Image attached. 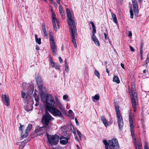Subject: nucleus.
I'll use <instances>...</instances> for the list:
<instances>
[{"label":"nucleus","instance_id":"f8f14e48","mask_svg":"<svg viewBox=\"0 0 149 149\" xmlns=\"http://www.w3.org/2000/svg\"><path fill=\"white\" fill-rule=\"evenodd\" d=\"M131 91L132 94L131 95V98H136L137 94L136 93V91L134 89L135 86H134V82H132V83Z\"/></svg>","mask_w":149,"mask_h":149},{"label":"nucleus","instance_id":"72a5a7b5","mask_svg":"<svg viewBox=\"0 0 149 149\" xmlns=\"http://www.w3.org/2000/svg\"><path fill=\"white\" fill-rule=\"evenodd\" d=\"M94 74L95 76H96L99 79H100V75L99 72L95 70L94 71Z\"/></svg>","mask_w":149,"mask_h":149},{"label":"nucleus","instance_id":"412c9836","mask_svg":"<svg viewBox=\"0 0 149 149\" xmlns=\"http://www.w3.org/2000/svg\"><path fill=\"white\" fill-rule=\"evenodd\" d=\"M92 99L93 102H95V100H98L100 99L99 94H96L94 97H92Z\"/></svg>","mask_w":149,"mask_h":149},{"label":"nucleus","instance_id":"774afa93","mask_svg":"<svg viewBox=\"0 0 149 149\" xmlns=\"http://www.w3.org/2000/svg\"><path fill=\"white\" fill-rule=\"evenodd\" d=\"M39 102H36L35 105L36 106H37L39 105Z\"/></svg>","mask_w":149,"mask_h":149},{"label":"nucleus","instance_id":"49530a36","mask_svg":"<svg viewBox=\"0 0 149 149\" xmlns=\"http://www.w3.org/2000/svg\"><path fill=\"white\" fill-rule=\"evenodd\" d=\"M59 9L60 12L63 10V7L61 5H59Z\"/></svg>","mask_w":149,"mask_h":149},{"label":"nucleus","instance_id":"37998d69","mask_svg":"<svg viewBox=\"0 0 149 149\" xmlns=\"http://www.w3.org/2000/svg\"><path fill=\"white\" fill-rule=\"evenodd\" d=\"M52 20L57 19L56 18V16L54 13H52Z\"/></svg>","mask_w":149,"mask_h":149},{"label":"nucleus","instance_id":"1a4fd4ad","mask_svg":"<svg viewBox=\"0 0 149 149\" xmlns=\"http://www.w3.org/2000/svg\"><path fill=\"white\" fill-rule=\"evenodd\" d=\"M50 113L55 116L61 117L62 115L61 112L54 107L48 110Z\"/></svg>","mask_w":149,"mask_h":149},{"label":"nucleus","instance_id":"79ce46f5","mask_svg":"<svg viewBox=\"0 0 149 149\" xmlns=\"http://www.w3.org/2000/svg\"><path fill=\"white\" fill-rule=\"evenodd\" d=\"M50 40L51 42H54V38L53 36H49Z\"/></svg>","mask_w":149,"mask_h":149},{"label":"nucleus","instance_id":"423d86ee","mask_svg":"<svg viewBox=\"0 0 149 149\" xmlns=\"http://www.w3.org/2000/svg\"><path fill=\"white\" fill-rule=\"evenodd\" d=\"M115 107L116 113V116L118 118L119 127V129L121 130L123 125V119L120 116L119 107L117 104H115Z\"/></svg>","mask_w":149,"mask_h":149},{"label":"nucleus","instance_id":"5701e85b","mask_svg":"<svg viewBox=\"0 0 149 149\" xmlns=\"http://www.w3.org/2000/svg\"><path fill=\"white\" fill-rule=\"evenodd\" d=\"M19 124L20 125L19 130L21 131V134L22 136V134H24V133H23V129L24 128V126L23 125H22L20 123H19Z\"/></svg>","mask_w":149,"mask_h":149},{"label":"nucleus","instance_id":"4be33fe9","mask_svg":"<svg viewBox=\"0 0 149 149\" xmlns=\"http://www.w3.org/2000/svg\"><path fill=\"white\" fill-rule=\"evenodd\" d=\"M113 81L118 84L120 82L118 78L116 76H114L113 78Z\"/></svg>","mask_w":149,"mask_h":149},{"label":"nucleus","instance_id":"b1692460","mask_svg":"<svg viewBox=\"0 0 149 149\" xmlns=\"http://www.w3.org/2000/svg\"><path fill=\"white\" fill-rule=\"evenodd\" d=\"M111 16L112 19L114 22L115 23H117V21L115 15L112 13H111Z\"/></svg>","mask_w":149,"mask_h":149},{"label":"nucleus","instance_id":"9b49d317","mask_svg":"<svg viewBox=\"0 0 149 149\" xmlns=\"http://www.w3.org/2000/svg\"><path fill=\"white\" fill-rule=\"evenodd\" d=\"M55 100L56 101V105H57L58 107H59L60 109L62 112L64 111L65 110L64 108V107L63 105L60 102L59 100L57 97H56Z\"/></svg>","mask_w":149,"mask_h":149},{"label":"nucleus","instance_id":"c85d7f7f","mask_svg":"<svg viewBox=\"0 0 149 149\" xmlns=\"http://www.w3.org/2000/svg\"><path fill=\"white\" fill-rule=\"evenodd\" d=\"M68 113L69 115V116L72 117V118L74 119L73 116L74 113L70 109L68 111Z\"/></svg>","mask_w":149,"mask_h":149},{"label":"nucleus","instance_id":"e2e57ef3","mask_svg":"<svg viewBox=\"0 0 149 149\" xmlns=\"http://www.w3.org/2000/svg\"><path fill=\"white\" fill-rule=\"evenodd\" d=\"M138 144V147H139V148H140V147L141 146H142V144H141V143H138L137 144Z\"/></svg>","mask_w":149,"mask_h":149},{"label":"nucleus","instance_id":"7c9ffc66","mask_svg":"<svg viewBox=\"0 0 149 149\" xmlns=\"http://www.w3.org/2000/svg\"><path fill=\"white\" fill-rule=\"evenodd\" d=\"M26 143V142L24 143V141H22L21 143L22 144L19 145V149H23L25 146L24 143Z\"/></svg>","mask_w":149,"mask_h":149},{"label":"nucleus","instance_id":"9d476101","mask_svg":"<svg viewBox=\"0 0 149 149\" xmlns=\"http://www.w3.org/2000/svg\"><path fill=\"white\" fill-rule=\"evenodd\" d=\"M2 98L3 101L6 106H8L10 104V99L9 96L6 95L2 94Z\"/></svg>","mask_w":149,"mask_h":149},{"label":"nucleus","instance_id":"603ef678","mask_svg":"<svg viewBox=\"0 0 149 149\" xmlns=\"http://www.w3.org/2000/svg\"><path fill=\"white\" fill-rule=\"evenodd\" d=\"M35 100L36 102H39V98L38 97H35Z\"/></svg>","mask_w":149,"mask_h":149},{"label":"nucleus","instance_id":"6e6d98bb","mask_svg":"<svg viewBox=\"0 0 149 149\" xmlns=\"http://www.w3.org/2000/svg\"><path fill=\"white\" fill-rule=\"evenodd\" d=\"M128 32V36L129 37L131 36L132 35V32L130 31H129Z\"/></svg>","mask_w":149,"mask_h":149},{"label":"nucleus","instance_id":"2f4dec72","mask_svg":"<svg viewBox=\"0 0 149 149\" xmlns=\"http://www.w3.org/2000/svg\"><path fill=\"white\" fill-rule=\"evenodd\" d=\"M135 140V145L136 146L137 144L140 143H141L140 139L139 138H138L137 139H136L135 138H134Z\"/></svg>","mask_w":149,"mask_h":149},{"label":"nucleus","instance_id":"e433bc0d","mask_svg":"<svg viewBox=\"0 0 149 149\" xmlns=\"http://www.w3.org/2000/svg\"><path fill=\"white\" fill-rule=\"evenodd\" d=\"M61 16L62 19H63L65 17V13L64 10L60 12Z\"/></svg>","mask_w":149,"mask_h":149},{"label":"nucleus","instance_id":"473e14b6","mask_svg":"<svg viewBox=\"0 0 149 149\" xmlns=\"http://www.w3.org/2000/svg\"><path fill=\"white\" fill-rule=\"evenodd\" d=\"M77 132L78 135L80 137V139H81V138H83L84 136L81 134V133L79 132V131L77 130Z\"/></svg>","mask_w":149,"mask_h":149},{"label":"nucleus","instance_id":"a18cd8bd","mask_svg":"<svg viewBox=\"0 0 149 149\" xmlns=\"http://www.w3.org/2000/svg\"><path fill=\"white\" fill-rule=\"evenodd\" d=\"M93 31L92 32V35H94L96 32V27L92 28Z\"/></svg>","mask_w":149,"mask_h":149},{"label":"nucleus","instance_id":"bf43d9fd","mask_svg":"<svg viewBox=\"0 0 149 149\" xmlns=\"http://www.w3.org/2000/svg\"><path fill=\"white\" fill-rule=\"evenodd\" d=\"M53 36V33L51 31H50L49 33V36Z\"/></svg>","mask_w":149,"mask_h":149},{"label":"nucleus","instance_id":"20e7f679","mask_svg":"<svg viewBox=\"0 0 149 149\" xmlns=\"http://www.w3.org/2000/svg\"><path fill=\"white\" fill-rule=\"evenodd\" d=\"M129 113V122L130 129L131 132V135L133 137L134 135V115L131 112V110H129L128 111Z\"/></svg>","mask_w":149,"mask_h":149},{"label":"nucleus","instance_id":"680f3d73","mask_svg":"<svg viewBox=\"0 0 149 149\" xmlns=\"http://www.w3.org/2000/svg\"><path fill=\"white\" fill-rule=\"evenodd\" d=\"M142 54H143L142 50H140V55H141V56H142Z\"/></svg>","mask_w":149,"mask_h":149},{"label":"nucleus","instance_id":"bb28decb","mask_svg":"<svg viewBox=\"0 0 149 149\" xmlns=\"http://www.w3.org/2000/svg\"><path fill=\"white\" fill-rule=\"evenodd\" d=\"M65 70L67 72H68V63L66 60H65Z\"/></svg>","mask_w":149,"mask_h":149},{"label":"nucleus","instance_id":"052dcab7","mask_svg":"<svg viewBox=\"0 0 149 149\" xmlns=\"http://www.w3.org/2000/svg\"><path fill=\"white\" fill-rule=\"evenodd\" d=\"M36 49L37 50H39L40 49V48H39V46H38V45H37L36 46Z\"/></svg>","mask_w":149,"mask_h":149},{"label":"nucleus","instance_id":"dca6fc26","mask_svg":"<svg viewBox=\"0 0 149 149\" xmlns=\"http://www.w3.org/2000/svg\"><path fill=\"white\" fill-rule=\"evenodd\" d=\"M92 39L93 41L94 42L96 45L98 46H100L99 42L96 36L95 35H92Z\"/></svg>","mask_w":149,"mask_h":149},{"label":"nucleus","instance_id":"0eeeda50","mask_svg":"<svg viewBox=\"0 0 149 149\" xmlns=\"http://www.w3.org/2000/svg\"><path fill=\"white\" fill-rule=\"evenodd\" d=\"M58 138L59 136L57 135L49 136L47 134L49 142L51 145H56L58 141Z\"/></svg>","mask_w":149,"mask_h":149},{"label":"nucleus","instance_id":"a878e982","mask_svg":"<svg viewBox=\"0 0 149 149\" xmlns=\"http://www.w3.org/2000/svg\"><path fill=\"white\" fill-rule=\"evenodd\" d=\"M35 40L36 42L39 45L41 43V39L40 38H38L36 35H35Z\"/></svg>","mask_w":149,"mask_h":149},{"label":"nucleus","instance_id":"ddd939ff","mask_svg":"<svg viewBox=\"0 0 149 149\" xmlns=\"http://www.w3.org/2000/svg\"><path fill=\"white\" fill-rule=\"evenodd\" d=\"M32 127V125L31 124L29 125L26 129L24 134H22L21 136L22 139H24L27 136L28 134V132L31 130Z\"/></svg>","mask_w":149,"mask_h":149},{"label":"nucleus","instance_id":"c03bdc74","mask_svg":"<svg viewBox=\"0 0 149 149\" xmlns=\"http://www.w3.org/2000/svg\"><path fill=\"white\" fill-rule=\"evenodd\" d=\"M41 100L43 102H44L45 96H44V95H41Z\"/></svg>","mask_w":149,"mask_h":149},{"label":"nucleus","instance_id":"39448f33","mask_svg":"<svg viewBox=\"0 0 149 149\" xmlns=\"http://www.w3.org/2000/svg\"><path fill=\"white\" fill-rule=\"evenodd\" d=\"M54 119V118L47 111L43 115L42 118L43 124L45 126H47L50 122Z\"/></svg>","mask_w":149,"mask_h":149},{"label":"nucleus","instance_id":"58836bf2","mask_svg":"<svg viewBox=\"0 0 149 149\" xmlns=\"http://www.w3.org/2000/svg\"><path fill=\"white\" fill-rule=\"evenodd\" d=\"M52 49V51L53 52V54L54 56H55L56 54V48H54L51 49Z\"/></svg>","mask_w":149,"mask_h":149},{"label":"nucleus","instance_id":"2eb2a0df","mask_svg":"<svg viewBox=\"0 0 149 149\" xmlns=\"http://www.w3.org/2000/svg\"><path fill=\"white\" fill-rule=\"evenodd\" d=\"M36 79L39 88L40 89H41L43 86V84L41 77L38 75L36 77Z\"/></svg>","mask_w":149,"mask_h":149},{"label":"nucleus","instance_id":"de8ad7c7","mask_svg":"<svg viewBox=\"0 0 149 149\" xmlns=\"http://www.w3.org/2000/svg\"><path fill=\"white\" fill-rule=\"evenodd\" d=\"M68 96L66 95H64L63 96V99L64 100H66L68 98Z\"/></svg>","mask_w":149,"mask_h":149},{"label":"nucleus","instance_id":"a211bd4d","mask_svg":"<svg viewBox=\"0 0 149 149\" xmlns=\"http://www.w3.org/2000/svg\"><path fill=\"white\" fill-rule=\"evenodd\" d=\"M42 31L44 32V35L45 38H48V35L46 31L45 26L44 24H42Z\"/></svg>","mask_w":149,"mask_h":149},{"label":"nucleus","instance_id":"ea45409f","mask_svg":"<svg viewBox=\"0 0 149 149\" xmlns=\"http://www.w3.org/2000/svg\"><path fill=\"white\" fill-rule=\"evenodd\" d=\"M49 59L50 60L51 65L52 67H53V66L54 65V62L52 60V59L51 57H49Z\"/></svg>","mask_w":149,"mask_h":149},{"label":"nucleus","instance_id":"69168bd1","mask_svg":"<svg viewBox=\"0 0 149 149\" xmlns=\"http://www.w3.org/2000/svg\"><path fill=\"white\" fill-rule=\"evenodd\" d=\"M104 37H105V39H106V38H107V35H106V33H104Z\"/></svg>","mask_w":149,"mask_h":149},{"label":"nucleus","instance_id":"c756f323","mask_svg":"<svg viewBox=\"0 0 149 149\" xmlns=\"http://www.w3.org/2000/svg\"><path fill=\"white\" fill-rule=\"evenodd\" d=\"M27 95H26V93L23 91H22L21 92V97L23 98H26Z\"/></svg>","mask_w":149,"mask_h":149},{"label":"nucleus","instance_id":"0e129e2a","mask_svg":"<svg viewBox=\"0 0 149 149\" xmlns=\"http://www.w3.org/2000/svg\"><path fill=\"white\" fill-rule=\"evenodd\" d=\"M140 49L141 50L143 49V45L142 44L141 45Z\"/></svg>","mask_w":149,"mask_h":149},{"label":"nucleus","instance_id":"338daca9","mask_svg":"<svg viewBox=\"0 0 149 149\" xmlns=\"http://www.w3.org/2000/svg\"><path fill=\"white\" fill-rule=\"evenodd\" d=\"M57 3L59 4L60 3V0H56Z\"/></svg>","mask_w":149,"mask_h":149},{"label":"nucleus","instance_id":"a19ab883","mask_svg":"<svg viewBox=\"0 0 149 149\" xmlns=\"http://www.w3.org/2000/svg\"><path fill=\"white\" fill-rule=\"evenodd\" d=\"M144 149H149L148 146L147 142L145 143V145L144 147Z\"/></svg>","mask_w":149,"mask_h":149},{"label":"nucleus","instance_id":"c9c22d12","mask_svg":"<svg viewBox=\"0 0 149 149\" xmlns=\"http://www.w3.org/2000/svg\"><path fill=\"white\" fill-rule=\"evenodd\" d=\"M50 47L51 49L56 48V45L54 42H51Z\"/></svg>","mask_w":149,"mask_h":149},{"label":"nucleus","instance_id":"f3484780","mask_svg":"<svg viewBox=\"0 0 149 149\" xmlns=\"http://www.w3.org/2000/svg\"><path fill=\"white\" fill-rule=\"evenodd\" d=\"M132 100V107L134 109V111L135 112L136 111V102L137 101V98H131Z\"/></svg>","mask_w":149,"mask_h":149},{"label":"nucleus","instance_id":"f704fd0d","mask_svg":"<svg viewBox=\"0 0 149 149\" xmlns=\"http://www.w3.org/2000/svg\"><path fill=\"white\" fill-rule=\"evenodd\" d=\"M130 17L132 19L133 18V13L132 10V8H130Z\"/></svg>","mask_w":149,"mask_h":149},{"label":"nucleus","instance_id":"4c0bfd02","mask_svg":"<svg viewBox=\"0 0 149 149\" xmlns=\"http://www.w3.org/2000/svg\"><path fill=\"white\" fill-rule=\"evenodd\" d=\"M149 62V57H148V56H147V57L146 58V60L145 61V64L144 65L146 66V67L147 66L148 63Z\"/></svg>","mask_w":149,"mask_h":149},{"label":"nucleus","instance_id":"f03ea898","mask_svg":"<svg viewBox=\"0 0 149 149\" xmlns=\"http://www.w3.org/2000/svg\"><path fill=\"white\" fill-rule=\"evenodd\" d=\"M103 142L105 145L106 149H108V146L110 149H119L118 143L116 139L109 140L108 143L106 140H104Z\"/></svg>","mask_w":149,"mask_h":149},{"label":"nucleus","instance_id":"aec40b11","mask_svg":"<svg viewBox=\"0 0 149 149\" xmlns=\"http://www.w3.org/2000/svg\"><path fill=\"white\" fill-rule=\"evenodd\" d=\"M58 20V19H55L52 20L53 26L56 32L57 30V28L56 26V22L57 23V21Z\"/></svg>","mask_w":149,"mask_h":149},{"label":"nucleus","instance_id":"7ed1b4c3","mask_svg":"<svg viewBox=\"0 0 149 149\" xmlns=\"http://www.w3.org/2000/svg\"><path fill=\"white\" fill-rule=\"evenodd\" d=\"M46 104L45 107L48 110L54 107L55 101L54 97L50 95L45 96Z\"/></svg>","mask_w":149,"mask_h":149},{"label":"nucleus","instance_id":"8fccbe9b","mask_svg":"<svg viewBox=\"0 0 149 149\" xmlns=\"http://www.w3.org/2000/svg\"><path fill=\"white\" fill-rule=\"evenodd\" d=\"M75 122H76V124L77 125H79V122H78V120H77V119L76 118H75Z\"/></svg>","mask_w":149,"mask_h":149},{"label":"nucleus","instance_id":"6e6552de","mask_svg":"<svg viewBox=\"0 0 149 149\" xmlns=\"http://www.w3.org/2000/svg\"><path fill=\"white\" fill-rule=\"evenodd\" d=\"M46 126H45L39 127H37L36 128L35 132L37 133V135L38 136H41L45 132V128Z\"/></svg>","mask_w":149,"mask_h":149},{"label":"nucleus","instance_id":"5fc2aeb1","mask_svg":"<svg viewBox=\"0 0 149 149\" xmlns=\"http://www.w3.org/2000/svg\"><path fill=\"white\" fill-rule=\"evenodd\" d=\"M68 139L66 138L64 136H62L60 137V140H62V139Z\"/></svg>","mask_w":149,"mask_h":149},{"label":"nucleus","instance_id":"09e8293b","mask_svg":"<svg viewBox=\"0 0 149 149\" xmlns=\"http://www.w3.org/2000/svg\"><path fill=\"white\" fill-rule=\"evenodd\" d=\"M50 3L51 4H53L54 5V6H55V7H56L57 6V5L55 2H54L53 1L52 3Z\"/></svg>","mask_w":149,"mask_h":149},{"label":"nucleus","instance_id":"6ab92c4d","mask_svg":"<svg viewBox=\"0 0 149 149\" xmlns=\"http://www.w3.org/2000/svg\"><path fill=\"white\" fill-rule=\"evenodd\" d=\"M101 120L105 127H107L108 125V122L104 116H102L101 117Z\"/></svg>","mask_w":149,"mask_h":149},{"label":"nucleus","instance_id":"4d7b16f0","mask_svg":"<svg viewBox=\"0 0 149 149\" xmlns=\"http://www.w3.org/2000/svg\"><path fill=\"white\" fill-rule=\"evenodd\" d=\"M129 47L130 48V49L132 51H134V49L130 46H129Z\"/></svg>","mask_w":149,"mask_h":149},{"label":"nucleus","instance_id":"13d9d810","mask_svg":"<svg viewBox=\"0 0 149 149\" xmlns=\"http://www.w3.org/2000/svg\"><path fill=\"white\" fill-rule=\"evenodd\" d=\"M120 66H121V67L122 68H123L124 69H125V68H124V64H123L122 63H121L120 64Z\"/></svg>","mask_w":149,"mask_h":149},{"label":"nucleus","instance_id":"4468645a","mask_svg":"<svg viewBox=\"0 0 149 149\" xmlns=\"http://www.w3.org/2000/svg\"><path fill=\"white\" fill-rule=\"evenodd\" d=\"M132 0V3L133 6V9L134 12V13L135 15H137L138 14V6L137 3L133 1Z\"/></svg>","mask_w":149,"mask_h":149},{"label":"nucleus","instance_id":"864d4df0","mask_svg":"<svg viewBox=\"0 0 149 149\" xmlns=\"http://www.w3.org/2000/svg\"><path fill=\"white\" fill-rule=\"evenodd\" d=\"M58 59L60 63H61L63 62V60L61 58V57L59 56L58 57Z\"/></svg>","mask_w":149,"mask_h":149},{"label":"nucleus","instance_id":"f257e3e1","mask_svg":"<svg viewBox=\"0 0 149 149\" xmlns=\"http://www.w3.org/2000/svg\"><path fill=\"white\" fill-rule=\"evenodd\" d=\"M67 16L68 18V24L69 28L70 34L72 37L73 44L75 48L77 47L75 38H77V30L75 21L71 16L70 10L68 8L66 9Z\"/></svg>","mask_w":149,"mask_h":149},{"label":"nucleus","instance_id":"cd10ccee","mask_svg":"<svg viewBox=\"0 0 149 149\" xmlns=\"http://www.w3.org/2000/svg\"><path fill=\"white\" fill-rule=\"evenodd\" d=\"M68 140V139H65V140H60V142L61 144L65 145H66L67 143Z\"/></svg>","mask_w":149,"mask_h":149},{"label":"nucleus","instance_id":"393cba45","mask_svg":"<svg viewBox=\"0 0 149 149\" xmlns=\"http://www.w3.org/2000/svg\"><path fill=\"white\" fill-rule=\"evenodd\" d=\"M52 68L55 67V69L57 70H60V66L58 63H54V65Z\"/></svg>","mask_w":149,"mask_h":149},{"label":"nucleus","instance_id":"3c124183","mask_svg":"<svg viewBox=\"0 0 149 149\" xmlns=\"http://www.w3.org/2000/svg\"><path fill=\"white\" fill-rule=\"evenodd\" d=\"M57 23V25L58 27V29H59V27H60V26H59V20L57 21V23Z\"/></svg>","mask_w":149,"mask_h":149}]
</instances>
